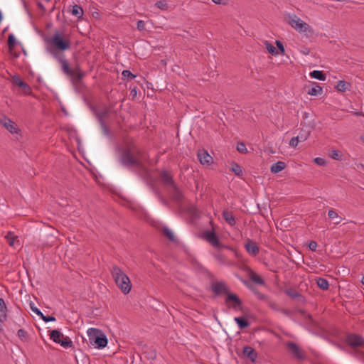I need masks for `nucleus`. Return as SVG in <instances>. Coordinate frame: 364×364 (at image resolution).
Listing matches in <instances>:
<instances>
[{"instance_id": "obj_1", "label": "nucleus", "mask_w": 364, "mask_h": 364, "mask_svg": "<svg viewBox=\"0 0 364 364\" xmlns=\"http://www.w3.org/2000/svg\"><path fill=\"white\" fill-rule=\"evenodd\" d=\"M46 42L50 45L48 48L49 53L58 63H63V68L68 70L63 52L70 49V40L66 38L63 33L56 31L51 38L46 40Z\"/></svg>"}, {"instance_id": "obj_2", "label": "nucleus", "mask_w": 364, "mask_h": 364, "mask_svg": "<svg viewBox=\"0 0 364 364\" xmlns=\"http://www.w3.org/2000/svg\"><path fill=\"white\" fill-rule=\"evenodd\" d=\"M118 151L120 153L119 161L123 166L128 168L142 167L143 164L139 159L142 153L135 145L129 144L127 148H118Z\"/></svg>"}, {"instance_id": "obj_3", "label": "nucleus", "mask_w": 364, "mask_h": 364, "mask_svg": "<svg viewBox=\"0 0 364 364\" xmlns=\"http://www.w3.org/2000/svg\"><path fill=\"white\" fill-rule=\"evenodd\" d=\"M112 276L120 290L124 294H129L132 289V284L128 276L117 266L112 269Z\"/></svg>"}, {"instance_id": "obj_4", "label": "nucleus", "mask_w": 364, "mask_h": 364, "mask_svg": "<svg viewBox=\"0 0 364 364\" xmlns=\"http://www.w3.org/2000/svg\"><path fill=\"white\" fill-rule=\"evenodd\" d=\"M90 344L98 349H102L107 345L108 340L103 331L99 328H90L87 330Z\"/></svg>"}, {"instance_id": "obj_5", "label": "nucleus", "mask_w": 364, "mask_h": 364, "mask_svg": "<svg viewBox=\"0 0 364 364\" xmlns=\"http://www.w3.org/2000/svg\"><path fill=\"white\" fill-rule=\"evenodd\" d=\"M202 238L209 242L213 247L218 249H228L234 250L232 247L223 245L220 242L218 235L215 232L214 228L211 230H204L202 233Z\"/></svg>"}, {"instance_id": "obj_6", "label": "nucleus", "mask_w": 364, "mask_h": 364, "mask_svg": "<svg viewBox=\"0 0 364 364\" xmlns=\"http://www.w3.org/2000/svg\"><path fill=\"white\" fill-rule=\"evenodd\" d=\"M289 23L299 33H305L308 38L314 36V32L312 28L308 23L297 18L296 15L294 16V18L289 21Z\"/></svg>"}, {"instance_id": "obj_7", "label": "nucleus", "mask_w": 364, "mask_h": 364, "mask_svg": "<svg viewBox=\"0 0 364 364\" xmlns=\"http://www.w3.org/2000/svg\"><path fill=\"white\" fill-rule=\"evenodd\" d=\"M346 343L353 349L364 348V338L358 333H348Z\"/></svg>"}, {"instance_id": "obj_8", "label": "nucleus", "mask_w": 364, "mask_h": 364, "mask_svg": "<svg viewBox=\"0 0 364 364\" xmlns=\"http://www.w3.org/2000/svg\"><path fill=\"white\" fill-rule=\"evenodd\" d=\"M210 289L215 296L227 295L230 291L229 287L223 281L212 282Z\"/></svg>"}, {"instance_id": "obj_9", "label": "nucleus", "mask_w": 364, "mask_h": 364, "mask_svg": "<svg viewBox=\"0 0 364 364\" xmlns=\"http://www.w3.org/2000/svg\"><path fill=\"white\" fill-rule=\"evenodd\" d=\"M225 301L228 307H232L235 310H242V301L236 294L230 291L226 295Z\"/></svg>"}, {"instance_id": "obj_10", "label": "nucleus", "mask_w": 364, "mask_h": 364, "mask_svg": "<svg viewBox=\"0 0 364 364\" xmlns=\"http://www.w3.org/2000/svg\"><path fill=\"white\" fill-rule=\"evenodd\" d=\"M301 124L303 125L304 127L301 129L297 137H299L300 141H304L309 136L311 130L315 128L316 124L313 120L312 122H308L307 123L304 122V124L303 122H301Z\"/></svg>"}, {"instance_id": "obj_11", "label": "nucleus", "mask_w": 364, "mask_h": 364, "mask_svg": "<svg viewBox=\"0 0 364 364\" xmlns=\"http://www.w3.org/2000/svg\"><path fill=\"white\" fill-rule=\"evenodd\" d=\"M287 348L295 358L300 360L305 359L304 351L296 343L289 341L287 343Z\"/></svg>"}, {"instance_id": "obj_12", "label": "nucleus", "mask_w": 364, "mask_h": 364, "mask_svg": "<svg viewBox=\"0 0 364 364\" xmlns=\"http://www.w3.org/2000/svg\"><path fill=\"white\" fill-rule=\"evenodd\" d=\"M1 125L11 134H18L21 132L16 124L4 114H1Z\"/></svg>"}, {"instance_id": "obj_13", "label": "nucleus", "mask_w": 364, "mask_h": 364, "mask_svg": "<svg viewBox=\"0 0 364 364\" xmlns=\"http://www.w3.org/2000/svg\"><path fill=\"white\" fill-rule=\"evenodd\" d=\"M13 84L16 86H18L19 88H21L22 92L26 95H28L32 93V90L30 85L23 81L20 77L15 76L13 78Z\"/></svg>"}, {"instance_id": "obj_14", "label": "nucleus", "mask_w": 364, "mask_h": 364, "mask_svg": "<svg viewBox=\"0 0 364 364\" xmlns=\"http://www.w3.org/2000/svg\"><path fill=\"white\" fill-rule=\"evenodd\" d=\"M141 346L142 353L148 360H155L156 358V350L153 346L143 344L141 342L139 344Z\"/></svg>"}, {"instance_id": "obj_15", "label": "nucleus", "mask_w": 364, "mask_h": 364, "mask_svg": "<svg viewBox=\"0 0 364 364\" xmlns=\"http://www.w3.org/2000/svg\"><path fill=\"white\" fill-rule=\"evenodd\" d=\"M284 293L291 299L296 300L299 303H304L306 301L305 297L294 288L286 289Z\"/></svg>"}, {"instance_id": "obj_16", "label": "nucleus", "mask_w": 364, "mask_h": 364, "mask_svg": "<svg viewBox=\"0 0 364 364\" xmlns=\"http://www.w3.org/2000/svg\"><path fill=\"white\" fill-rule=\"evenodd\" d=\"M246 251L252 256H256L259 252V248L257 242L252 240L247 239L245 244Z\"/></svg>"}, {"instance_id": "obj_17", "label": "nucleus", "mask_w": 364, "mask_h": 364, "mask_svg": "<svg viewBox=\"0 0 364 364\" xmlns=\"http://www.w3.org/2000/svg\"><path fill=\"white\" fill-rule=\"evenodd\" d=\"M242 355L247 358L252 363H255L257 361V353L250 346H246L243 348Z\"/></svg>"}, {"instance_id": "obj_18", "label": "nucleus", "mask_w": 364, "mask_h": 364, "mask_svg": "<svg viewBox=\"0 0 364 364\" xmlns=\"http://www.w3.org/2000/svg\"><path fill=\"white\" fill-rule=\"evenodd\" d=\"M19 43L16 41V37L14 34L11 33L8 36L7 39V46L9 48V51L11 55H14V57H18V54L14 52V48Z\"/></svg>"}, {"instance_id": "obj_19", "label": "nucleus", "mask_w": 364, "mask_h": 364, "mask_svg": "<svg viewBox=\"0 0 364 364\" xmlns=\"http://www.w3.org/2000/svg\"><path fill=\"white\" fill-rule=\"evenodd\" d=\"M198 157L202 164L210 165L213 163V157L204 149L198 151Z\"/></svg>"}, {"instance_id": "obj_20", "label": "nucleus", "mask_w": 364, "mask_h": 364, "mask_svg": "<svg viewBox=\"0 0 364 364\" xmlns=\"http://www.w3.org/2000/svg\"><path fill=\"white\" fill-rule=\"evenodd\" d=\"M161 179L162 183L165 186H171V187L175 186L176 185L173 179V176L171 173L167 171H162L161 174Z\"/></svg>"}, {"instance_id": "obj_21", "label": "nucleus", "mask_w": 364, "mask_h": 364, "mask_svg": "<svg viewBox=\"0 0 364 364\" xmlns=\"http://www.w3.org/2000/svg\"><path fill=\"white\" fill-rule=\"evenodd\" d=\"M65 63H67V65H68L67 67L68 68V70L63 68V63H60L61 65V70L65 75H74L75 73H85L84 71H82L81 70L79 64H77L75 65V67L73 69H72L70 67L69 63L66 59H65Z\"/></svg>"}, {"instance_id": "obj_22", "label": "nucleus", "mask_w": 364, "mask_h": 364, "mask_svg": "<svg viewBox=\"0 0 364 364\" xmlns=\"http://www.w3.org/2000/svg\"><path fill=\"white\" fill-rule=\"evenodd\" d=\"M223 217L227 223H228L230 226H234L236 223L235 216L232 213L227 210L223 211Z\"/></svg>"}, {"instance_id": "obj_23", "label": "nucleus", "mask_w": 364, "mask_h": 364, "mask_svg": "<svg viewBox=\"0 0 364 364\" xmlns=\"http://www.w3.org/2000/svg\"><path fill=\"white\" fill-rule=\"evenodd\" d=\"M287 165L284 161H279L273 164L270 167L272 173H278L286 168Z\"/></svg>"}, {"instance_id": "obj_24", "label": "nucleus", "mask_w": 364, "mask_h": 364, "mask_svg": "<svg viewBox=\"0 0 364 364\" xmlns=\"http://www.w3.org/2000/svg\"><path fill=\"white\" fill-rule=\"evenodd\" d=\"M230 171L233 172L237 176L240 178H242L244 174V171L242 167L238 164L237 163L232 161L231 163Z\"/></svg>"}, {"instance_id": "obj_25", "label": "nucleus", "mask_w": 364, "mask_h": 364, "mask_svg": "<svg viewBox=\"0 0 364 364\" xmlns=\"http://www.w3.org/2000/svg\"><path fill=\"white\" fill-rule=\"evenodd\" d=\"M5 240L9 245V246L15 247L14 245L16 241L17 242H19L18 240V236L15 235L14 233L11 231H9L7 234L4 236Z\"/></svg>"}, {"instance_id": "obj_26", "label": "nucleus", "mask_w": 364, "mask_h": 364, "mask_svg": "<svg viewBox=\"0 0 364 364\" xmlns=\"http://www.w3.org/2000/svg\"><path fill=\"white\" fill-rule=\"evenodd\" d=\"M70 12L73 16H76L78 20L82 18L84 11L80 5L75 4L73 6Z\"/></svg>"}, {"instance_id": "obj_27", "label": "nucleus", "mask_w": 364, "mask_h": 364, "mask_svg": "<svg viewBox=\"0 0 364 364\" xmlns=\"http://www.w3.org/2000/svg\"><path fill=\"white\" fill-rule=\"evenodd\" d=\"M49 336L51 340L56 343H59L60 339L63 338V334L58 329H54L50 331Z\"/></svg>"}, {"instance_id": "obj_28", "label": "nucleus", "mask_w": 364, "mask_h": 364, "mask_svg": "<svg viewBox=\"0 0 364 364\" xmlns=\"http://www.w3.org/2000/svg\"><path fill=\"white\" fill-rule=\"evenodd\" d=\"M235 321L237 323L240 329H245L250 325V322L247 319V318L244 316L235 317Z\"/></svg>"}, {"instance_id": "obj_29", "label": "nucleus", "mask_w": 364, "mask_h": 364, "mask_svg": "<svg viewBox=\"0 0 364 364\" xmlns=\"http://www.w3.org/2000/svg\"><path fill=\"white\" fill-rule=\"evenodd\" d=\"M351 87V85L350 82H348L345 80H339L337 83V85L336 86V88L339 92H346V90H349Z\"/></svg>"}, {"instance_id": "obj_30", "label": "nucleus", "mask_w": 364, "mask_h": 364, "mask_svg": "<svg viewBox=\"0 0 364 364\" xmlns=\"http://www.w3.org/2000/svg\"><path fill=\"white\" fill-rule=\"evenodd\" d=\"M250 279L252 282H253L255 284H260V285L265 284V282H264V279L252 270L250 271Z\"/></svg>"}, {"instance_id": "obj_31", "label": "nucleus", "mask_w": 364, "mask_h": 364, "mask_svg": "<svg viewBox=\"0 0 364 364\" xmlns=\"http://www.w3.org/2000/svg\"><path fill=\"white\" fill-rule=\"evenodd\" d=\"M310 76L312 78L317 79L321 81H324L326 79V73L323 71L313 70L310 73Z\"/></svg>"}, {"instance_id": "obj_32", "label": "nucleus", "mask_w": 364, "mask_h": 364, "mask_svg": "<svg viewBox=\"0 0 364 364\" xmlns=\"http://www.w3.org/2000/svg\"><path fill=\"white\" fill-rule=\"evenodd\" d=\"M172 188H173V198L178 202L182 201L184 198V196L177 185H175V186H173Z\"/></svg>"}, {"instance_id": "obj_33", "label": "nucleus", "mask_w": 364, "mask_h": 364, "mask_svg": "<svg viewBox=\"0 0 364 364\" xmlns=\"http://www.w3.org/2000/svg\"><path fill=\"white\" fill-rule=\"evenodd\" d=\"M110 110L108 107H106L103 111L98 112L96 114V118L98 122H105V118H107L109 115Z\"/></svg>"}, {"instance_id": "obj_34", "label": "nucleus", "mask_w": 364, "mask_h": 364, "mask_svg": "<svg viewBox=\"0 0 364 364\" xmlns=\"http://www.w3.org/2000/svg\"><path fill=\"white\" fill-rule=\"evenodd\" d=\"M71 77L72 83L75 85L76 83L80 82L85 76V73H77L74 75H67Z\"/></svg>"}, {"instance_id": "obj_35", "label": "nucleus", "mask_w": 364, "mask_h": 364, "mask_svg": "<svg viewBox=\"0 0 364 364\" xmlns=\"http://www.w3.org/2000/svg\"><path fill=\"white\" fill-rule=\"evenodd\" d=\"M322 87L318 83L314 82V86L309 89L308 94L313 96H316L322 92Z\"/></svg>"}, {"instance_id": "obj_36", "label": "nucleus", "mask_w": 364, "mask_h": 364, "mask_svg": "<svg viewBox=\"0 0 364 364\" xmlns=\"http://www.w3.org/2000/svg\"><path fill=\"white\" fill-rule=\"evenodd\" d=\"M316 284L318 287L323 290H327L329 288L328 281L324 278L318 277L316 279Z\"/></svg>"}, {"instance_id": "obj_37", "label": "nucleus", "mask_w": 364, "mask_h": 364, "mask_svg": "<svg viewBox=\"0 0 364 364\" xmlns=\"http://www.w3.org/2000/svg\"><path fill=\"white\" fill-rule=\"evenodd\" d=\"M59 344L63 346V348H72L73 347V343L71 341V339L68 336H63V338L60 339Z\"/></svg>"}, {"instance_id": "obj_38", "label": "nucleus", "mask_w": 364, "mask_h": 364, "mask_svg": "<svg viewBox=\"0 0 364 364\" xmlns=\"http://www.w3.org/2000/svg\"><path fill=\"white\" fill-rule=\"evenodd\" d=\"M265 48L268 53L272 55H277L279 54L278 50L270 42L266 41L264 43Z\"/></svg>"}, {"instance_id": "obj_39", "label": "nucleus", "mask_w": 364, "mask_h": 364, "mask_svg": "<svg viewBox=\"0 0 364 364\" xmlns=\"http://www.w3.org/2000/svg\"><path fill=\"white\" fill-rule=\"evenodd\" d=\"M328 216L331 219H336V221L334 222L335 225L339 224L342 220V218L339 217L338 213L333 209L328 210Z\"/></svg>"}, {"instance_id": "obj_40", "label": "nucleus", "mask_w": 364, "mask_h": 364, "mask_svg": "<svg viewBox=\"0 0 364 364\" xmlns=\"http://www.w3.org/2000/svg\"><path fill=\"white\" fill-rule=\"evenodd\" d=\"M162 233L164 236L168 238L170 241H175L174 234L168 228L164 227L162 229Z\"/></svg>"}, {"instance_id": "obj_41", "label": "nucleus", "mask_w": 364, "mask_h": 364, "mask_svg": "<svg viewBox=\"0 0 364 364\" xmlns=\"http://www.w3.org/2000/svg\"><path fill=\"white\" fill-rule=\"evenodd\" d=\"M17 335L23 342H27L29 340L28 332L24 329H19L18 331Z\"/></svg>"}, {"instance_id": "obj_42", "label": "nucleus", "mask_w": 364, "mask_h": 364, "mask_svg": "<svg viewBox=\"0 0 364 364\" xmlns=\"http://www.w3.org/2000/svg\"><path fill=\"white\" fill-rule=\"evenodd\" d=\"M155 5L157 8L163 11H166L168 9V6L166 0H159L156 1Z\"/></svg>"}, {"instance_id": "obj_43", "label": "nucleus", "mask_w": 364, "mask_h": 364, "mask_svg": "<svg viewBox=\"0 0 364 364\" xmlns=\"http://www.w3.org/2000/svg\"><path fill=\"white\" fill-rule=\"evenodd\" d=\"M252 289L253 292L255 293V294L257 296L258 299L267 302V301L269 300L268 296L260 293L258 290H257L255 288H252Z\"/></svg>"}, {"instance_id": "obj_44", "label": "nucleus", "mask_w": 364, "mask_h": 364, "mask_svg": "<svg viewBox=\"0 0 364 364\" xmlns=\"http://www.w3.org/2000/svg\"><path fill=\"white\" fill-rule=\"evenodd\" d=\"M188 213L194 218L199 217L198 209L195 206H191L188 208Z\"/></svg>"}, {"instance_id": "obj_45", "label": "nucleus", "mask_w": 364, "mask_h": 364, "mask_svg": "<svg viewBox=\"0 0 364 364\" xmlns=\"http://www.w3.org/2000/svg\"><path fill=\"white\" fill-rule=\"evenodd\" d=\"M275 44L277 46V49L278 50L279 53L284 55L285 54V48L282 42L279 40H276Z\"/></svg>"}, {"instance_id": "obj_46", "label": "nucleus", "mask_w": 364, "mask_h": 364, "mask_svg": "<svg viewBox=\"0 0 364 364\" xmlns=\"http://www.w3.org/2000/svg\"><path fill=\"white\" fill-rule=\"evenodd\" d=\"M237 151H239L241 154H246L247 152V149L246 148V145L244 142H238L237 144Z\"/></svg>"}, {"instance_id": "obj_47", "label": "nucleus", "mask_w": 364, "mask_h": 364, "mask_svg": "<svg viewBox=\"0 0 364 364\" xmlns=\"http://www.w3.org/2000/svg\"><path fill=\"white\" fill-rule=\"evenodd\" d=\"M122 75L124 77H127L129 80H133L134 79L136 75L133 74L130 70H124L122 73Z\"/></svg>"}, {"instance_id": "obj_48", "label": "nucleus", "mask_w": 364, "mask_h": 364, "mask_svg": "<svg viewBox=\"0 0 364 364\" xmlns=\"http://www.w3.org/2000/svg\"><path fill=\"white\" fill-rule=\"evenodd\" d=\"M100 127L102 129L104 134L106 136H109L111 134V132H110L109 127H107L106 122H100Z\"/></svg>"}, {"instance_id": "obj_49", "label": "nucleus", "mask_w": 364, "mask_h": 364, "mask_svg": "<svg viewBox=\"0 0 364 364\" xmlns=\"http://www.w3.org/2000/svg\"><path fill=\"white\" fill-rule=\"evenodd\" d=\"M38 316L45 322L55 321L56 320L55 317L53 316H45L42 312Z\"/></svg>"}, {"instance_id": "obj_50", "label": "nucleus", "mask_w": 364, "mask_h": 364, "mask_svg": "<svg viewBox=\"0 0 364 364\" xmlns=\"http://www.w3.org/2000/svg\"><path fill=\"white\" fill-rule=\"evenodd\" d=\"M267 304L269 306V308H271L272 310L277 311H280V308L278 306V305L274 301L269 299L267 301Z\"/></svg>"}, {"instance_id": "obj_51", "label": "nucleus", "mask_w": 364, "mask_h": 364, "mask_svg": "<svg viewBox=\"0 0 364 364\" xmlns=\"http://www.w3.org/2000/svg\"><path fill=\"white\" fill-rule=\"evenodd\" d=\"M84 101L88 105V107H89L90 109L92 112V113L96 117V114L98 113V112H97L95 106L92 105V104H90L89 102V100L86 97H84Z\"/></svg>"}, {"instance_id": "obj_52", "label": "nucleus", "mask_w": 364, "mask_h": 364, "mask_svg": "<svg viewBox=\"0 0 364 364\" xmlns=\"http://www.w3.org/2000/svg\"><path fill=\"white\" fill-rule=\"evenodd\" d=\"M29 306L32 311L35 313L36 315L39 316L40 314H41V311L35 306L33 301H30Z\"/></svg>"}, {"instance_id": "obj_53", "label": "nucleus", "mask_w": 364, "mask_h": 364, "mask_svg": "<svg viewBox=\"0 0 364 364\" xmlns=\"http://www.w3.org/2000/svg\"><path fill=\"white\" fill-rule=\"evenodd\" d=\"M1 317H4V319L6 318V312L7 311V308L6 304L3 299L1 300Z\"/></svg>"}, {"instance_id": "obj_54", "label": "nucleus", "mask_w": 364, "mask_h": 364, "mask_svg": "<svg viewBox=\"0 0 364 364\" xmlns=\"http://www.w3.org/2000/svg\"><path fill=\"white\" fill-rule=\"evenodd\" d=\"M314 161L319 166H325L326 164V161L324 159L321 157H316L314 159Z\"/></svg>"}, {"instance_id": "obj_55", "label": "nucleus", "mask_w": 364, "mask_h": 364, "mask_svg": "<svg viewBox=\"0 0 364 364\" xmlns=\"http://www.w3.org/2000/svg\"><path fill=\"white\" fill-rule=\"evenodd\" d=\"M299 141H300V140L299 139V137H297V136H294V137L291 138V139L290 140L289 145L291 147H296L298 145Z\"/></svg>"}, {"instance_id": "obj_56", "label": "nucleus", "mask_w": 364, "mask_h": 364, "mask_svg": "<svg viewBox=\"0 0 364 364\" xmlns=\"http://www.w3.org/2000/svg\"><path fill=\"white\" fill-rule=\"evenodd\" d=\"M136 28L140 31L145 30L144 21L142 20H139L136 23Z\"/></svg>"}, {"instance_id": "obj_57", "label": "nucleus", "mask_w": 364, "mask_h": 364, "mask_svg": "<svg viewBox=\"0 0 364 364\" xmlns=\"http://www.w3.org/2000/svg\"><path fill=\"white\" fill-rule=\"evenodd\" d=\"M318 245H317V242L316 241H314V240H311L309 243V248L311 250V251H314L315 252L316 250V247H317Z\"/></svg>"}, {"instance_id": "obj_58", "label": "nucleus", "mask_w": 364, "mask_h": 364, "mask_svg": "<svg viewBox=\"0 0 364 364\" xmlns=\"http://www.w3.org/2000/svg\"><path fill=\"white\" fill-rule=\"evenodd\" d=\"M331 157L336 160L340 159L339 152L336 150H333L330 154Z\"/></svg>"}, {"instance_id": "obj_59", "label": "nucleus", "mask_w": 364, "mask_h": 364, "mask_svg": "<svg viewBox=\"0 0 364 364\" xmlns=\"http://www.w3.org/2000/svg\"><path fill=\"white\" fill-rule=\"evenodd\" d=\"M215 257L220 262H224L225 260V256L220 253L216 254Z\"/></svg>"}, {"instance_id": "obj_60", "label": "nucleus", "mask_w": 364, "mask_h": 364, "mask_svg": "<svg viewBox=\"0 0 364 364\" xmlns=\"http://www.w3.org/2000/svg\"><path fill=\"white\" fill-rule=\"evenodd\" d=\"M216 4L226 5L228 0H212Z\"/></svg>"}, {"instance_id": "obj_61", "label": "nucleus", "mask_w": 364, "mask_h": 364, "mask_svg": "<svg viewBox=\"0 0 364 364\" xmlns=\"http://www.w3.org/2000/svg\"><path fill=\"white\" fill-rule=\"evenodd\" d=\"M282 313H283L284 314H285L286 316H289L291 314V311L289 310V309H281L280 308V311Z\"/></svg>"}, {"instance_id": "obj_62", "label": "nucleus", "mask_w": 364, "mask_h": 364, "mask_svg": "<svg viewBox=\"0 0 364 364\" xmlns=\"http://www.w3.org/2000/svg\"><path fill=\"white\" fill-rule=\"evenodd\" d=\"M38 8L42 10L43 12L46 11V9L44 6L41 3L38 4Z\"/></svg>"}, {"instance_id": "obj_63", "label": "nucleus", "mask_w": 364, "mask_h": 364, "mask_svg": "<svg viewBox=\"0 0 364 364\" xmlns=\"http://www.w3.org/2000/svg\"><path fill=\"white\" fill-rule=\"evenodd\" d=\"M131 95H132L134 97L136 95V88H134L131 90Z\"/></svg>"}, {"instance_id": "obj_64", "label": "nucleus", "mask_w": 364, "mask_h": 364, "mask_svg": "<svg viewBox=\"0 0 364 364\" xmlns=\"http://www.w3.org/2000/svg\"><path fill=\"white\" fill-rule=\"evenodd\" d=\"M309 112H305L303 114V118L304 119H306L308 117H309Z\"/></svg>"}]
</instances>
